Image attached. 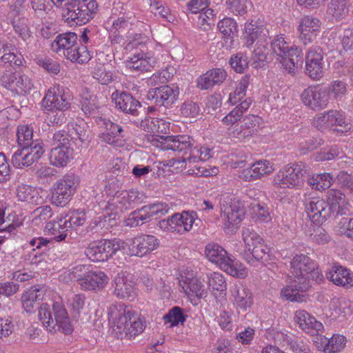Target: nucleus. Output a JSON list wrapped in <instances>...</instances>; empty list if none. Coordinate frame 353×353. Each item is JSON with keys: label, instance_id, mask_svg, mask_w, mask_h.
<instances>
[{"label": "nucleus", "instance_id": "f257e3e1", "mask_svg": "<svg viewBox=\"0 0 353 353\" xmlns=\"http://www.w3.org/2000/svg\"><path fill=\"white\" fill-rule=\"evenodd\" d=\"M108 321L117 338L129 339L143 332L145 321L131 307L123 303H115L108 310Z\"/></svg>", "mask_w": 353, "mask_h": 353}, {"label": "nucleus", "instance_id": "f03ea898", "mask_svg": "<svg viewBox=\"0 0 353 353\" xmlns=\"http://www.w3.org/2000/svg\"><path fill=\"white\" fill-rule=\"evenodd\" d=\"M50 307L48 303H42L38 312L39 321L43 326L50 333L60 332L65 335L71 334L74 330L72 321L62 301H54Z\"/></svg>", "mask_w": 353, "mask_h": 353}, {"label": "nucleus", "instance_id": "7ed1b4c3", "mask_svg": "<svg viewBox=\"0 0 353 353\" xmlns=\"http://www.w3.org/2000/svg\"><path fill=\"white\" fill-rule=\"evenodd\" d=\"M276 61L288 73L294 75L303 65V51L296 45H290L284 34L277 35L271 43Z\"/></svg>", "mask_w": 353, "mask_h": 353}, {"label": "nucleus", "instance_id": "20e7f679", "mask_svg": "<svg viewBox=\"0 0 353 353\" xmlns=\"http://www.w3.org/2000/svg\"><path fill=\"white\" fill-rule=\"evenodd\" d=\"M313 128L324 132H332L337 135H345L352 130V124L342 110L330 109L316 114L312 119Z\"/></svg>", "mask_w": 353, "mask_h": 353}, {"label": "nucleus", "instance_id": "39448f33", "mask_svg": "<svg viewBox=\"0 0 353 353\" xmlns=\"http://www.w3.org/2000/svg\"><path fill=\"white\" fill-rule=\"evenodd\" d=\"M70 281L75 280L83 291L98 292L104 289L110 278L101 270H93L88 265H78L65 272Z\"/></svg>", "mask_w": 353, "mask_h": 353}, {"label": "nucleus", "instance_id": "423d86ee", "mask_svg": "<svg viewBox=\"0 0 353 353\" xmlns=\"http://www.w3.org/2000/svg\"><path fill=\"white\" fill-rule=\"evenodd\" d=\"M220 212L224 232L230 234H235L245 215L241 201L233 195H223L220 201Z\"/></svg>", "mask_w": 353, "mask_h": 353}, {"label": "nucleus", "instance_id": "0eeeda50", "mask_svg": "<svg viewBox=\"0 0 353 353\" xmlns=\"http://www.w3.org/2000/svg\"><path fill=\"white\" fill-rule=\"evenodd\" d=\"M80 184V178L74 173H66L57 179L50 188V201L52 205L64 208L68 205Z\"/></svg>", "mask_w": 353, "mask_h": 353}, {"label": "nucleus", "instance_id": "6e6552de", "mask_svg": "<svg viewBox=\"0 0 353 353\" xmlns=\"http://www.w3.org/2000/svg\"><path fill=\"white\" fill-rule=\"evenodd\" d=\"M98 10L96 0H72L66 4L63 18L70 26H82L94 19Z\"/></svg>", "mask_w": 353, "mask_h": 353}, {"label": "nucleus", "instance_id": "1a4fd4ad", "mask_svg": "<svg viewBox=\"0 0 353 353\" xmlns=\"http://www.w3.org/2000/svg\"><path fill=\"white\" fill-rule=\"evenodd\" d=\"M306 167L301 161L283 165L273 176L272 184L276 188L299 190L304 184Z\"/></svg>", "mask_w": 353, "mask_h": 353}, {"label": "nucleus", "instance_id": "9d476101", "mask_svg": "<svg viewBox=\"0 0 353 353\" xmlns=\"http://www.w3.org/2000/svg\"><path fill=\"white\" fill-rule=\"evenodd\" d=\"M125 246V242L117 238L93 241L85 248L84 254L92 262H106Z\"/></svg>", "mask_w": 353, "mask_h": 353}, {"label": "nucleus", "instance_id": "9b49d317", "mask_svg": "<svg viewBox=\"0 0 353 353\" xmlns=\"http://www.w3.org/2000/svg\"><path fill=\"white\" fill-rule=\"evenodd\" d=\"M72 98L70 90L60 85L50 87L41 102L44 113L65 112L70 108Z\"/></svg>", "mask_w": 353, "mask_h": 353}, {"label": "nucleus", "instance_id": "f8f14e48", "mask_svg": "<svg viewBox=\"0 0 353 353\" xmlns=\"http://www.w3.org/2000/svg\"><path fill=\"white\" fill-rule=\"evenodd\" d=\"M263 124L262 117L250 114L245 117L241 125L229 127L227 129L226 134L231 141L245 143L258 135L263 129Z\"/></svg>", "mask_w": 353, "mask_h": 353}, {"label": "nucleus", "instance_id": "ddd939ff", "mask_svg": "<svg viewBox=\"0 0 353 353\" xmlns=\"http://www.w3.org/2000/svg\"><path fill=\"white\" fill-rule=\"evenodd\" d=\"M74 150L67 134L58 131L54 134L52 148L49 154L51 165L57 168H63L73 159Z\"/></svg>", "mask_w": 353, "mask_h": 353}, {"label": "nucleus", "instance_id": "4468645a", "mask_svg": "<svg viewBox=\"0 0 353 353\" xmlns=\"http://www.w3.org/2000/svg\"><path fill=\"white\" fill-rule=\"evenodd\" d=\"M196 219V212L183 211L159 221L157 226L165 233L183 234L192 229Z\"/></svg>", "mask_w": 353, "mask_h": 353}, {"label": "nucleus", "instance_id": "2eb2a0df", "mask_svg": "<svg viewBox=\"0 0 353 353\" xmlns=\"http://www.w3.org/2000/svg\"><path fill=\"white\" fill-rule=\"evenodd\" d=\"M323 26L321 19L312 14L301 16L296 28L300 43L305 46L312 43L320 36Z\"/></svg>", "mask_w": 353, "mask_h": 353}, {"label": "nucleus", "instance_id": "dca6fc26", "mask_svg": "<svg viewBox=\"0 0 353 353\" xmlns=\"http://www.w3.org/2000/svg\"><path fill=\"white\" fill-rule=\"evenodd\" d=\"M0 83L12 94L26 95L34 88L31 79L20 71H5L0 76Z\"/></svg>", "mask_w": 353, "mask_h": 353}, {"label": "nucleus", "instance_id": "f3484780", "mask_svg": "<svg viewBox=\"0 0 353 353\" xmlns=\"http://www.w3.org/2000/svg\"><path fill=\"white\" fill-rule=\"evenodd\" d=\"M141 202L138 191L119 190L107 202L105 208L111 213L117 215L134 208Z\"/></svg>", "mask_w": 353, "mask_h": 353}, {"label": "nucleus", "instance_id": "a211bd4d", "mask_svg": "<svg viewBox=\"0 0 353 353\" xmlns=\"http://www.w3.org/2000/svg\"><path fill=\"white\" fill-rule=\"evenodd\" d=\"M241 39L244 45L248 48L254 43L256 46L268 43L269 31L260 19H250L243 25Z\"/></svg>", "mask_w": 353, "mask_h": 353}, {"label": "nucleus", "instance_id": "6ab92c4d", "mask_svg": "<svg viewBox=\"0 0 353 353\" xmlns=\"http://www.w3.org/2000/svg\"><path fill=\"white\" fill-rule=\"evenodd\" d=\"M196 271L185 268L179 277V284L183 292L190 299H202L207 294V290L201 278L198 277Z\"/></svg>", "mask_w": 353, "mask_h": 353}, {"label": "nucleus", "instance_id": "aec40b11", "mask_svg": "<svg viewBox=\"0 0 353 353\" xmlns=\"http://www.w3.org/2000/svg\"><path fill=\"white\" fill-rule=\"evenodd\" d=\"M325 63L323 50L319 46H312L306 52L305 73L314 81H321L325 76Z\"/></svg>", "mask_w": 353, "mask_h": 353}, {"label": "nucleus", "instance_id": "412c9836", "mask_svg": "<svg viewBox=\"0 0 353 353\" xmlns=\"http://www.w3.org/2000/svg\"><path fill=\"white\" fill-rule=\"evenodd\" d=\"M159 240L154 235L140 234L131 238L126 254L131 256L144 257L159 247Z\"/></svg>", "mask_w": 353, "mask_h": 353}, {"label": "nucleus", "instance_id": "4be33fe9", "mask_svg": "<svg viewBox=\"0 0 353 353\" xmlns=\"http://www.w3.org/2000/svg\"><path fill=\"white\" fill-rule=\"evenodd\" d=\"M303 104L310 110L320 111L329 105L325 87L322 84H313L305 88L301 94Z\"/></svg>", "mask_w": 353, "mask_h": 353}, {"label": "nucleus", "instance_id": "5701e85b", "mask_svg": "<svg viewBox=\"0 0 353 353\" xmlns=\"http://www.w3.org/2000/svg\"><path fill=\"white\" fill-rule=\"evenodd\" d=\"M274 170L273 162L268 159H259L249 168L242 170L239 177L245 182H252L270 176Z\"/></svg>", "mask_w": 353, "mask_h": 353}, {"label": "nucleus", "instance_id": "b1692460", "mask_svg": "<svg viewBox=\"0 0 353 353\" xmlns=\"http://www.w3.org/2000/svg\"><path fill=\"white\" fill-rule=\"evenodd\" d=\"M294 322L305 334L310 336H319L325 327L321 321L305 310H298L294 312Z\"/></svg>", "mask_w": 353, "mask_h": 353}, {"label": "nucleus", "instance_id": "393cba45", "mask_svg": "<svg viewBox=\"0 0 353 353\" xmlns=\"http://www.w3.org/2000/svg\"><path fill=\"white\" fill-rule=\"evenodd\" d=\"M230 292V301L236 310L245 312L253 305V293L245 285L235 284L231 288Z\"/></svg>", "mask_w": 353, "mask_h": 353}, {"label": "nucleus", "instance_id": "a878e982", "mask_svg": "<svg viewBox=\"0 0 353 353\" xmlns=\"http://www.w3.org/2000/svg\"><path fill=\"white\" fill-rule=\"evenodd\" d=\"M311 285L309 279H297L294 277L290 285L284 287L281 292L282 298L291 302L303 303L307 300V296L305 294Z\"/></svg>", "mask_w": 353, "mask_h": 353}, {"label": "nucleus", "instance_id": "bb28decb", "mask_svg": "<svg viewBox=\"0 0 353 353\" xmlns=\"http://www.w3.org/2000/svg\"><path fill=\"white\" fill-rule=\"evenodd\" d=\"M134 19L132 14H125L114 19L110 24V21L106 22V29L112 43L121 44L123 42L124 37L122 33L131 28Z\"/></svg>", "mask_w": 353, "mask_h": 353}, {"label": "nucleus", "instance_id": "cd10ccee", "mask_svg": "<svg viewBox=\"0 0 353 353\" xmlns=\"http://www.w3.org/2000/svg\"><path fill=\"white\" fill-rule=\"evenodd\" d=\"M326 279L334 285L345 289L353 288V272L347 268L334 263L325 272Z\"/></svg>", "mask_w": 353, "mask_h": 353}, {"label": "nucleus", "instance_id": "c85d7f7f", "mask_svg": "<svg viewBox=\"0 0 353 353\" xmlns=\"http://www.w3.org/2000/svg\"><path fill=\"white\" fill-rule=\"evenodd\" d=\"M157 140L153 141V145L162 150H172L181 152L190 148L192 145V139L188 135L159 136Z\"/></svg>", "mask_w": 353, "mask_h": 353}, {"label": "nucleus", "instance_id": "c756f323", "mask_svg": "<svg viewBox=\"0 0 353 353\" xmlns=\"http://www.w3.org/2000/svg\"><path fill=\"white\" fill-rule=\"evenodd\" d=\"M98 123L101 128H104V132L99 135V139L102 141L116 147H121L124 145L121 126L103 118L99 119Z\"/></svg>", "mask_w": 353, "mask_h": 353}, {"label": "nucleus", "instance_id": "7c9ffc66", "mask_svg": "<svg viewBox=\"0 0 353 353\" xmlns=\"http://www.w3.org/2000/svg\"><path fill=\"white\" fill-rule=\"evenodd\" d=\"M347 339L341 334H334L330 338H327L321 334L314 340L316 348L323 353H340L345 347Z\"/></svg>", "mask_w": 353, "mask_h": 353}, {"label": "nucleus", "instance_id": "2f4dec72", "mask_svg": "<svg viewBox=\"0 0 353 353\" xmlns=\"http://www.w3.org/2000/svg\"><path fill=\"white\" fill-rule=\"evenodd\" d=\"M157 63V59L152 52H138L128 57L124 61L125 67L131 71L149 72Z\"/></svg>", "mask_w": 353, "mask_h": 353}, {"label": "nucleus", "instance_id": "473e14b6", "mask_svg": "<svg viewBox=\"0 0 353 353\" xmlns=\"http://www.w3.org/2000/svg\"><path fill=\"white\" fill-rule=\"evenodd\" d=\"M115 296L119 299H129L136 294L134 276L127 271L119 272L114 279Z\"/></svg>", "mask_w": 353, "mask_h": 353}, {"label": "nucleus", "instance_id": "72a5a7b5", "mask_svg": "<svg viewBox=\"0 0 353 353\" xmlns=\"http://www.w3.org/2000/svg\"><path fill=\"white\" fill-rule=\"evenodd\" d=\"M305 210L312 222L321 225L331 217L326 201L320 197H314L306 205Z\"/></svg>", "mask_w": 353, "mask_h": 353}, {"label": "nucleus", "instance_id": "f704fd0d", "mask_svg": "<svg viewBox=\"0 0 353 353\" xmlns=\"http://www.w3.org/2000/svg\"><path fill=\"white\" fill-rule=\"evenodd\" d=\"M179 90L177 87L163 85L148 92V99L154 101L157 105L168 107L174 103L179 97Z\"/></svg>", "mask_w": 353, "mask_h": 353}, {"label": "nucleus", "instance_id": "c9c22d12", "mask_svg": "<svg viewBox=\"0 0 353 353\" xmlns=\"http://www.w3.org/2000/svg\"><path fill=\"white\" fill-rule=\"evenodd\" d=\"M314 268V261L307 255L296 254L290 261V272L297 279H309V273Z\"/></svg>", "mask_w": 353, "mask_h": 353}, {"label": "nucleus", "instance_id": "e433bc0d", "mask_svg": "<svg viewBox=\"0 0 353 353\" xmlns=\"http://www.w3.org/2000/svg\"><path fill=\"white\" fill-rule=\"evenodd\" d=\"M326 196V203L332 216L346 214L350 204L343 193L336 189H330L327 192Z\"/></svg>", "mask_w": 353, "mask_h": 353}, {"label": "nucleus", "instance_id": "4c0bfd02", "mask_svg": "<svg viewBox=\"0 0 353 353\" xmlns=\"http://www.w3.org/2000/svg\"><path fill=\"white\" fill-rule=\"evenodd\" d=\"M111 97L115 107L124 113L137 115L138 109L141 108V103L125 92L116 90Z\"/></svg>", "mask_w": 353, "mask_h": 353}, {"label": "nucleus", "instance_id": "58836bf2", "mask_svg": "<svg viewBox=\"0 0 353 353\" xmlns=\"http://www.w3.org/2000/svg\"><path fill=\"white\" fill-rule=\"evenodd\" d=\"M16 195L19 201L39 205L44 203L43 190L26 184H19L16 189Z\"/></svg>", "mask_w": 353, "mask_h": 353}, {"label": "nucleus", "instance_id": "ea45409f", "mask_svg": "<svg viewBox=\"0 0 353 353\" xmlns=\"http://www.w3.org/2000/svg\"><path fill=\"white\" fill-rule=\"evenodd\" d=\"M77 34L72 32H67L57 35L50 45L51 50L58 54H62L65 58L68 53H71L73 46L77 42Z\"/></svg>", "mask_w": 353, "mask_h": 353}, {"label": "nucleus", "instance_id": "a19ab883", "mask_svg": "<svg viewBox=\"0 0 353 353\" xmlns=\"http://www.w3.org/2000/svg\"><path fill=\"white\" fill-rule=\"evenodd\" d=\"M68 230L65 216L62 214L47 222L43 229L44 234L52 236V239L56 242L64 241L68 236Z\"/></svg>", "mask_w": 353, "mask_h": 353}, {"label": "nucleus", "instance_id": "79ce46f5", "mask_svg": "<svg viewBox=\"0 0 353 353\" xmlns=\"http://www.w3.org/2000/svg\"><path fill=\"white\" fill-rule=\"evenodd\" d=\"M46 292L44 286L32 285L26 290L21 296L22 307L26 312L34 311L36 303L43 300Z\"/></svg>", "mask_w": 353, "mask_h": 353}, {"label": "nucleus", "instance_id": "37998d69", "mask_svg": "<svg viewBox=\"0 0 353 353\" xmlns=\"http://www.w3.org/2000/svg\"><path fill=\"white\" fill-rule=\"evenodd\" d=\"M252 103V100L251 98L243 99V101L236 105L221 119L222 123L226 126L232 127L233 125L241 121Z\"/></svg>", "mask_w": 353, "mask_h": 353}, {"label": "nucleus", "instance_id": "c03bdc74", "mask_svg": "<svg viewBox=\"0 0 353 353\" xmlns=\"http://www.w3.org/2000/svg\"><path fill=\"white\" fill-rule=\"evenodd\" d=\"M205 254L209 261L220 269L230 255L221 245L216 243H209L205 246Z\"/></svg>", "mask_w": 353, "mask_h": 353}, {"label": "nucleus", "instance_id": "a18cd8bd", "mask_svg": "<svg viewBox=\"0 0 353 353\" xmlns=\"http://www.w3.org/2000/svg\"><path fill=\"white\" fill-rule=\"evenodd\" d=\"M221 270L228 274L238 279H245L248 275V269L246 266L230 254L226 259Z\"/></svg>", "mask_w": 353, "mask_h": 353}, {"label": "nucleus", "instance_id": "49530a36", "mask_svg": "<svg viewBox=\"0 0 353 353\" xmlns=\"http://www.w3.org/2000/svg\"><path fill=\"white\" fill-rule=\"evenodd\" d=\"M330 317L344 319L352 314L351 303L345 298H333L330 304Z\"/></svg>", "mask_w": 353, "mask_h": 353}, {"label": "nucleus", "instance_id": "de8ad7c7", "mask_svg": "<svg viewBox=\"0 0 353 353\" xmlns=\"http://www.w3.org/2000/svg\"><path fill=\"white\" fill-rule=\"evenodd\" d=\"M12 46L4 41H0V61L4 63H10L14 66L24 65L26 60L21 53H14Z\"/></svg>", "mask_w": 353, "mask_h": 353}, {"label": "nucleus", "instance_id": "09e8293b", "mask_svg": "<svg viewBox=\"0 0 353 353\" xmlns=\"http://www.w3.org/2000/svg\"><path fill=\"white\" fill-rule=\"evenodd\" d=\"M208 288L211 293L216 296L225 294L227 290V282L225 276L220 272H213L206 275Z\"/></svg>", "mask_w": 353, "mask_h": 353}, {"label": "nucleus", "instance_id": "8fccbe9b", "mask_svg": "<svg viewBox=\"0 0 353 353\" xmlns=\"http://www.w3.org/2000/svg\"><path fill=\"white\" fill-rule=\"evenodd\" d=\"M151 41L150 37L145 34H128L121 43L124 50L131 51L134 49L141 48Z\"/></svg>", "mask_w": 353, "mask_h": 353}, {"label": "nucleus", "instance_id": "3c124183", "mask_svg": "<svg viewBox=\"0 0 353 353\" xmlns=\"http://www.w3.org/2000/svg\"><path fill=\"white\" fill-rule=\"evenodd\" d=\"M271 248L267 245L265 241L261 242L254 248L243 250L244 259L248 263H252L254 261H260L269 256Z\"/></svg>", "mask_w": 353, "mask_h": 353}, {"label": "nucleus", "instance_id": "603ef678", "mask_svg": "<svg viewBox=\"0 0 353 353\" xmlns=\"http://www.w3.org/2000/svg\"><path fill=\"white\" fill-rule=\"evenodd\" d=\"M333 182L334 177L329 172L313 174L307 181L312 189L321 192L330 188Z\"/></svg>", "mask_w": 353, "mask_h": 353}, {"label": "nucleus", "instance_id": "864d4df0", "mask_svg": "<svg viewBox=\"0 0 353 353\" xmlns=\"http://www.w3.org/2000/svg\"><path fill=\"white\" fill-rule=\"evenodd\" d=\"M325 87L329 102L331 99L336 101L341 100L347 92V84L345 81L340 79L333 80Z\"/></svg>", "mask_w": 353, "mask_h": 353}, {"label": "nucleus", "instance_id": "5fc2aeb1", "mask_svg": "<svg viewBox=\"0 0 353 353\" xmlns=\"http://www.w3.org/2000/svg\"><path fill=\"white\" fill-rule=\"evenodd\" d=\"M212 150L207 146H196L191 150V154L188 158L181 157L179 163H189V165L198 162L205 161L212 157Z\"/></svg>", "mask_w": 353, "mask_h": 353}, {"label": "nucleus", "instance_id": "6e6d98bb", "mask_svg": "<svg viewBox=\"0 0 353 353\" xmlns=\"http://www.w3.org/2000/svg\"><path fill=\"white\" fill-rule=\"evenodd\" d=\"M81 109L85 114H90L99 108L97 97L90 89L84 88L80 93Z\"/></svg>", "mask_w": 353, "mask_h": 353}, {"label": "nucleus", "instance_id": "4d7b16f0", "mask_svg": "<svg viewBox=\"0 0 353 353\" xmlns=\"http://www.w3.org/2000/svg\"><path fill=\"white\" fill-rule=\"evenodd\" d=\"M217 28L224 39H232L239 32L236 21L231 17H225L217 23Z\"/></svg>", "mask_w": 353, "mask_h": 353}, {"label": "nucleus", "instance_id": "13d9d810", "mask_svg": "<svg viewBox=\"0 0 353 353\" xmlns=\"http://www.w3.org/2000/svg\"><path fill=\"white\" fill-rule=\"evenodd\" d=\"M148 221L152 219H157L168 214L170 210L169 205L166 203L156 202L143 206Z\"/></svg>", "mask_w": 353, "mask_h": 353}, {"label": "nucleus", "instance_id": "bf43d9fd", "mask_svg": "<svg viewBox=\"0 0 353 353\" xmlns=\"http://www.w3.org/2000/svg\"><path fill=\"white\" fill-rule=\"evenodd\" d=\"M327 11L336 20H341L348 13V1L347 0H331Z\"/></svg>", "mask_w": 353, "mask_h": 353}, {"label": "nucleus", "instance_id": "052dcab7", "mask_svg": "<svg viewBox=\"0 0 353 353\" xmlns=\"http://www.w3.org/2000/svg\"><path fill=\"white\" fill-rule=\"evenodd\" d=\"M241 233L242 240L244 243V250L254 248L261 242L265 241L261 234L253 229L243 228Z\"/></svg>", "mask_w": 353, "mask_h": 353}, {"label": "nucleus", "instance_id": "680f3d73", "mask_svg": "<svg viewBox=\"0 0 353 353\" xmlns=\"http://www.w3.org/2000/svg\"><path fill=\"white\" fill-rule=\"evenodd\" d=\"M91 58L90 52L88 48L84 44H78L73 46L71 53H68L67 59L72 62H77L79 63H83L88 62Z\"/></svg>", "mask_w": 353, "mask_h": 353}, {"label": "nucleus", "instance_id": "e2e57ef3", "mask_svg": "<svg viewBox=\"0 0 353 353\" xmlns=\"http://www.w3.org/2000/svg\"><path fill=\"white\" fill-rule=\"evenodd\" d=\"M12 26L16 34L24 41L30 40L32 32L30 28L28 19L25 17L14 19Z\"/></svg>", "mask_w": 353, "mask_h": 353}, {"label": "nucleus", "instance_id": "0e129e2a", "mask_svg": "<svg viewBox=\"0 0 353 353\" xmlns=\"http://www.w3.org/2000/svg\"><path fill=\"white\" fill-rule=\"evenodd\" d=\"M54 216L52 208L49 205L38 207L32 213V221L36 225H39L48 221Z\"/></svg>", "mask_w": 353, "mask_h": 353}, {"label": "nucleus", "instance_id": "69168bd1", "mask_svg": "<svg viewBox=\"0 0 353 353\" xmlns=\"http://www.w3.org/2000/svg\"><path fill=\"white\" fill-rule=\"evenodd\" d=\"M187 315L184 314L183 309L179 306L173 307L163 316L164 323H169L170 327L177 326L179 323L183 324L186 321Z\"/></svg>", "mask_w": 353, "mask_h": 353}, {"label": "nucleus", "instance_id": "338daca9", "mask_svg": "<svg viewBox=\"0 0 353 353\" xmlns=\"http://www.w3.org/2000/svg\"><path fill=\"white\" fill-rule=\"evenodd\" d=\"M250 208L252 211V218L256 221L268 223L272 220L271 214L266 205L252 203Z\"/></svg>", "mask_w": 353, "mask_h": 353}, {"label": "nucleus", "instance_id": "774afa93", "mask_svg": "<svg viewBox=\"0 0 353 353\" xmlns=\"http://www.w3.org/2000/svg\"><path fill=\"white\" fill-rule=\"evenodd\" d=\"M248 87V81L246 79H242L237 84L234 91L229 94L227 102L234 105L242 100L246 95V91Z\"/></svg>", "mask_w": 353, "mask_h": 353}]
</instances>
